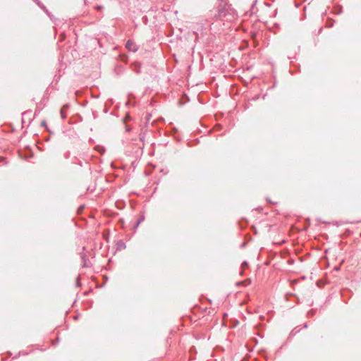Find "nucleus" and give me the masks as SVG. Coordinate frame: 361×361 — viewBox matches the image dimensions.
I'll use <instances>...</instances> for the list:
<instances>
[{"label": "nucleus", "instance_id": "f257e3e1", "mask_svg": "<svg viewBox=\"0 0 361 361\" xmlns=\"http://www.w3.org/2000/svg\"><path fill=\"white\" fill-rule=\"evenodd\" d=\"M214 12V14H212V16L223 21L231 22L236 18L235 12L231 6L220 5Z\"/></svg>", "mask_w": 361, "mask_h": 361}, {"label": "nucleus", "instance_id": "f03ea898", "mask_svg": "<svg viewBox=\"0 0 361 361\" xmlns=\"http://www.w3.org/2000/svg\"><path fill=\"white\" fill-rule=\"evenodd\" d=\"M126 48L132 52H136L138 49L137 45L131 39H128L126 43Z\"/></svg>", "mask_w": 361, "mask_h": 361}, {"label": "nucleus", "instance_id": "7ed1b4c3", "mask_svg": "<svg viewBox=\"0 0 361 361\" xmlns=\"http://www.w3.org/2000/svg\"><path fill=\"white\" fill-rule=\"evenodd\" d=\"M130 68L136 74H140L141 73V63L138 61H134L132 63Z\"/></svg>", "mask_w": 361, "mask_h": 361}, {"label": "nucleus", "instance_id": "20e7f679", "mask_svg": "<svg viewBox=\"0 0 361 361\" xmlns=\"http://www.w3.org/2000/svg\"><path fill=\"white\" fill-rule=\"evenodd\" d=\"M35 2L39 6L40 8H42L50 18H51V16L50 13L49 12L48 9L46 8V6L41 3L39 0H35Z\"/></svg>", "mask_w": 361, "mask_h": 361}, {"label": "nucleus", "instance_id": "39448f33", "mask_svg": "<svg viewBox=\"0 0 361 361\" xmlns=\"http://www.w3.org/2000/svg\"><path fill=\"white\" fill-rule=\"evenodd\" d=\"M68 108H69V104H68L63 105L61 107L60 114H61V116L62 119H65L66 118V112L68 109Z\"/></svg>", "mask_w": 361, "mask_h": 361}, {"label": "nucleus", "instance_id": "423d86ee", "mask_svg": "<svg viewBox=\"0 0 361 361\" xmlns=\"http://www.w3.org/2000/svg\"><path fill=\"white\" fill-rule=\"evenodd\" d=\"M144 220H145V216H144V214L140 215V216H139V218L137 219V221L135 222V224L134 226H133V228H134V230H135V231L137 228V227L139 226V225H140L142 222H143V221H144Z\"/></svg>", "mask_w": 361, "mask_h": 361}, {"label": "nucleus", "instance_id": "0eeeda50", "mask_svg": "<svg viewBox=\"0 0 361 361\" xmlns=\"http://www.w3.org/2000/svg\"><path fill=\"white\" fill-rule=\"evenodd\" d=\"M80 257H81V259L82 262V267H88L87 262L89 261V259H88L87 257L85 255V254L80 253Z\"/></svg>", "mask_w": 361, "mask_h": 361}, {"label": "nucleus", "instance_id": "6e6552de", "mask_svg": "<svg viewBox=\"0 0 361 361\" xmlns=\"http://www.w3.org/2000/svg\"><path fill=\"white\" fill-rule=\"evenodd\" d=\"M343 12V8L341 6L338 5L334 8V13L336 15H340Z\"/></svg>", "mask_w": 361, "mask_h": 361}, {"label": "nucleus", "instance_id": "1a4fd4ad", "mask_svg": "<svg viewBox=\"0 0 361 361\" xmlns=\"http://www.w3.org/2000/svg\"><path fill=\"white\" fill-rule=\"evenodd\" d=\"M315 314V310L314 309H311L308 312H307V317H313Z\"/></svg>", "mask_w": 361, "mask_h": 361}, {"label": "nucleus", "instance_id": "9d476101", "mask_svg": "<svg viewBox=\"0 0 361 361\" xmlns=\"http://www.w3.org/2000/svg\"><path fill=\"white\" fill-rule=\"evenodd\" d=\"M80 276H78L77 279H76V281H75V286L77 287H80L81 286V283H80Z\"/></svg>", "mask_w": 361, "mask_h": 361}, {"label": "nucleus", "instance_id": "9b49d317", "mask_svg": "<svg viewBox=\"0 0 361 361\" xmlns=\"http://www.w3.org/2000/svg\"><path fill=\"white\" fill-rule=\"evenodd\" d=\"M118 246L119 247H123V248L126 247L125 243L123 242H122L121 240L118 243Z\"/></svg>", "mask_w": 361, "mask_h": 361}, {"label": "nucleus", "instance_id": "f8f14e48", "mask_svg": "<svg viewBox=\"0 0 361 361\" xmlns=\"http://www.w3.org/2000/svg\"><path fill=\"white\" fill-rule=\"evenodd\" d=\"M31 113H32V111H30V110L25 111L24 113H23V118H24L25 116H26L27 115H30Z\"/></svg>", "mask_w": 361, "mask_h": 361}, {"label": "nucleus", "instance_id": "ddd939ff", "mask_svg": "<svg viewBox=\"0 0 361 361\" xmlns=\"http://www.w3.org/2000/svg\"><path fill=\"white\" fill-rule=\"evenodd\" d=\"M70 155H71V153H70V152H68H68H66L64 154V157H65L66 159H68V158L70 157Z\"/></svg>", "mask_w": 361, "mask_h": 361}, {"label": "nucleus", "instance_id": "4468645a", "mask_svg": "<svg viewBox=\"0 0 361 361\" xmlns=\"http://www.w3.org/2000/svg\"><path fill=\"white\" fill-rule=\"evenodd\" d=\"M41 126H44V127L47 128L46 121H44H44H42L41 122Z\"/></svg>", "mask_w": 361, "mask_h": 361}, {"label": "nucleus", "instance_id": "2eb2a0df", "mask_svg": "<svg viewBox=\"0 0 361 361\" xmlns=\"http://www.w3.org/2000/svg\"><path fill=\"white\" fill-rule=\"evenodd\" d=\"M299 331H300V330H295V329H293V330L291 331L290 334H292V335H295V334H296L297 333H298Z\"/></svg>", "mask_w": 361, "mask_h": 361}, {"label": "nucleus", "instance_id": "dca6fc26", "mask_svg": "<svg viewBox=\"0 0 361 361\" xmlns=\"http://www.w3.org/2000/svg\"><path fill=\"white\" fill-rule=\"evenodd\" d=\"M92 116H93L94 119H96V118H97V112L94 111H92Z\"/></svg>", "mask_w": 361, "mask_h": 361}, {"label": "nucleus", "instance_id": "f3484780", "mask_svg": "<svg viewBox=\"0 0 361 361\" xmlns=\"http://www.w3.org/2000/svg\"><path fill=\"white\" fill-rule=\"evenodd\" d=\"M75 164H78V165H79V166H83V165H82V162L81 161H80V160H78L77 162H75Z\"/></svg>", "mask_w": 361, "mask_h": 361}, {"label": "nucleus", "instance_id": "a211bd4d", "mask_svg": "<svg viewBox=\"0 0 361 361\" xmlns=\"http://www.w3.org/2000/svg\"><path fill=\"white\" fill-rule=\"evenodd\" d=\"M333 25H334V21H332L331 23H328V24H327V26L329 27H332Z\"/></svg>", "mask_w": 361, "mask_h": 361}, {"label": "nucleus", "instance_id": "6ab92c4d", "mask_svg": "<svg viewBox=\"0 0 361 361\" xmlns=\"http://www.w3.org/2000/svg\"><path fill=\"white\" fill-rule=\"evenodd\" d=\"M126 130L127 132H130L131 130L130 126H126Z\"/></svg>", "mask_w": 361, "mask_h": 361}, {"label": "nucleus", "instance_id": "aec40b11", "mask_svg": "<svg viewBox=\"0 0 361 361\" xmlns=\"http://www.w3.org/2000/svg\"><path fill=\"white\" fill-rule=\"evenodd\" d=\"M102 8H103V7H102V6H100V5H99V6H96V8H97V10H99V9H102Z\"/></svg>", "mask_w": 361, "mask_h": 361}, {"label": "nucleus", "instance_id": "412c9836", "mask_svg": "<svg viewBox=\"0 0 361 361\" xmlns=\"http://www.w3.org/2000/svg\"><path fill=\"white\" fill-rule=\"evenodd\" d=\"M243 264L244 266H246V267L248 265V264H247V262L246 261H244V262H243Z\"/></svg>", "mask_w": 361, "mask_h": 361}, {"label": "nucleus", "instance_id": "4be33fe9", "mask_svg": "<svg viewBox=\"0 0 361 361\" xmlns=\"http://www.w3.org/2000/svg\"><path fill=\"white\" fill-rule=\"evenodd\" d=\"M245 281H240V282H238L237 283V285H240V284H243L244 283Z\"/></svg>", "mask_w": 361, "mask_h": 361}, {"label": "nucleus", "instance_id": "5701e85b", "mask_svg": "<svg viewBox=\"0 0 361 361\" xmlns=\"http://www.w3.org/2000/svg\"><path fill=\"white\" fill-rule=\"evenodd\" d=\"M245 243H243V244H241V245H240V247H245Z\"/></svg>", "mask_w": 361, "mask_h": 361}, {"label": "nucleus", "instance_id": "b1692460", "mask_svg": "<svg viewBox=\"0 0 361 361\" xmlns=\"http://www.w3.org/2000/svg\"><path fill=\"white\" fill-rule=\"evenodd\" d=\"M304 328H307V324H304Z\"/></svg>", "mask_w": 361, "mask_h": 361}, {"label": "nucleus", "instance_id": "393cba45", "mask_svg": "<svg viewBox=\"0 0 361 361\" xmlns=\"http://www.w3.org/2000/svg\"><path fill=\"white\" fill-rule=\"evenodd\" d=\"M4 159L3 157H0V161H1Z\"/></svg>", "mask_w": 361, "mask_h": 361}]
</instances>
